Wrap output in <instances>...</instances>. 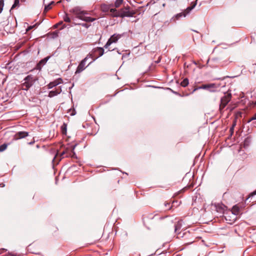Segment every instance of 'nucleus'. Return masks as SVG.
Returning a JSON list of instances; mask_svg holds the SVG:
<instances>
[{"label": "nucleus", "instance_id": "1", "mask_svg": "<svg viewBox=\"0 0 256 256\" xmlns=\"http://www.w3.org/2000/svg\"><path fill=\"white\" fill-rule=\"evenodd\" d=\"M182 220L178 221L174 225V232L178 234V237H182L184 238L186 244H191L194 240L193 236L191 234L188 232H184L182 234V232H178V231L181 228L182 226Z\"/></svg>", "mask_w": 256, "mask_h": 256}, {"label": "nucleus", "instance_id": "2", "mask_svg": "<svg viewBox=\"0 0 256 256\" xmlns=\"http://www.w3.org/2000/svg\"><path fill=\"white\" fill-rule=\"evenodd\" d=\"M38 80V78L32 74L27 76L24 79V82L20 85L22 90L26 91L28 90Z\"/></svg>", "mask_w": 256, "mask_h": 256}, {"label": "nucleus", "instance_id": "3", "mask_svg": "<svg viewBox=\"0 0 256 256\" xmlns=\"http://www.w3.org/2000/svg\"><path fill=\"white\" fill-rule=\"evenodd\" d=\"M197 0L192 2L191 3L190 6H188L183 12L176 14L175 18L176 20L180 19L182 17H186L190 12L193 10L197 4Z\"/></svg>", "mask_w": 256, "mask_h": 256}, {"label": "nucleus", "instance_id": "4", "mask_svg": "<svg viewBox=\"0 0 256 256\" xmlns=\"http://www.w3.org/2000/svg\"><path fill=\"white\" fill-rule=\"evenodd\" d=\"M136 14L134 10H130V7L129 6H125L120 10V14L118 16H120V18L124 17H132Z\"/></svg>", "mask_w": 256, "mask_h": 256}, {"label": "nucleus", "instance_id": "5", "mask_svg": "<svg viewBox=\"0 0 256 256\" xmlns=\"http://www.w3.org/2000/svg\"><path fill=\"white\" fill-rule=\"evenodd\" d=\"M232 99L231 94H224L220 98V102L219 106V110L220 112H222L223 109L226 107L227 104L230 102Z\"/></svg>", "mask_w": 256, "mask_h": 256}, {"label": "nucleus", "instance_id": "6", "mask_svg": "<svg viewBox=\"0 0 256 256\" xmlns=\"http://www.w3.org/2000/svg\"><path fill=\"white\" fill-rule=\"evenodd\" d=\"M92 54H88L84 59H83L79 64L76 71L75 72V74H80L92 62H89V64L86 66V62L87 60L91 56Z\"/></svg>", "mask_w": 256, "mask_h": 256}, {"label": "nucleus", "instance_id": "7", "mask_svg": "<svg viewBox=\"0 0 256 256\" xmlns=\"http://www.w3.org/2000/svg\"><path fill=\"white\" fill-rule=\"evenodd\" d=\"M224 217L228 224H234L237 219L236 214H234L231 212L228 211L224 214Z\"/></svg>", "mask_w": 256, "mask_h": 256}, {"label": "nucleus", "instance_id": "8", "mask_svg": "<svg viewBox=\"0 0 256 256\" xmlns=\"http://www.w3.org/2000/svg\"><path fill=\"white\" fill-rule=\"evenodd\" d=\"M70 12L74 14L76 16V18L81 19L83 18V16L86 14V12L82 10L80 7L76 6L70 10Z\"/></svg>", "mask_w": 256, "mask_h": 256}, {"label": "nucleus", "instance_id": "9", "mask_svg": "<svg viewBox=\"0 0 256 256\" xmlns=\"http://www.w3.org/2000/svg\"><path fill=\"white\" fill-rule=\"evenodd\" d=\"M121 37V35L119 34H113L108 40L104 48H108L112 44L116 42Z\"/></svg>", "mask_w": 256, "mask_h": 256}, {"label": "nucleus", "instance_id": "10", "mask_svg": "<svg viewBox=\"0 0 256 256\" xmlns=\"http://www.w3.org/2000/svg\"><path fill=\"white\" fill-rule=\"evenodd\" d=\"M220 84H202L199 88L208 90L210 92H214L215 91L214 89L218 88Z\"/></svg>", "mask_w": 256, "mask_h": 256}, {"label": "nucleus", "instance_id": "11", "mask_svg": "<svg viewBox=\"0 0 256 256\" xmlns=\"http://www.w3.org/2000/svg\"><path fill=\"white\" fill-rule=\"evenodd\" d=\"M214 206L217 212L222 214H224L226 213L224 212V211L226 207L224 204L222 203H217L215 204Z\"/></svg>", "mask_w": 256, "mask_h": 256}, {"label": "nucleus", "instance_id": "12", "mask_svg": "<svg viewBox=\"0 0 256 256\" xmlns=\"http://www.w3.org/2000/svg\"><path fill=\"white\" fill-rule=\"evenodd\" d=\"M104 50L102 48H96L93 50L92 54L96 56V58H97L104 54Z\"/></svg>", "mask_w": 256, "mask_h": 256}, {"label": "nucleus", "instance_id": "13", "mask_svg": "<svg viewBox=\"0 0 256 256\" xmlns=\"http://www.w3.org/2000/svg\"><path fill=\"white\" fill-rule=\"evenodd\" d=\"M62 82V78H60L54 80V81L50 82L47 85L48 88V89L52 88L58 86L59 84H61Z\"/></svg>", "mask_w": 256, "mask_h": 256}, {"label": "nucleus", "instance_id": "14", "mask_svg": "<svg viewBox=\"0 0 256 256\" xmlns=\"http://www.w3.org/2000/svg\"><path fill=\"white\" fill-rule=\"evenodd\" d=\"M28 136V132H18L15 134L16 140L24 138Z\"/></svg>", "mask_w": 256, "mask_h": 256}, {"label": "nucleus", "instance_id": "15", "mask_svg": "<svg viewBox=\"0 0 256 256\" xmlns=\"http://www.w3.org/2000/svg\"><path fill=\"white\" fill-rule=\"evenodd\" d=\"M62 92L61 88H57L56 90H52L49 92L48 93V97L52 98L54 96H57L60 94Z\"/></svg>", "mask_w": 256, "mask_h": 256}, {"label": "nucleus", "instance_id": "16", "mask_svg": "<svg viewBox=\"0 0 256 256\" xmlns=\"http://www.w3.org/2000/svg\"><path fill=\"white\" fill-rule=\"evenodd\" d=\"M240 208L237 205H235L232 207V210H229V212H231L234 214H236V216H237L240 213Z\"/></svg>", "mask_w": 256, "mask_h": 256}, {"label": "nucleus", "instance_id": "17", "mask_svg": "<svg viewBox=\"0 0 256 256\" xmlns=\"http://www.w3.org/2000/svg\"><path fill=\"white\" fill-rule=\"evenodd\" d=\"M67 125L66 123H64L61 126V132L64 135L66 134Z\"/></svg>", "mask_w": 256, "mask_h": 256}, {"label": "nucleus", "instance_id": "18", "mask_svg": "<svg viewBox=\"0 0 256 256\" xmlns=\"http://www.w3.org/2000/svg\"><path fill=\"white\" fill-rule=\"evenodd\" d=\"M80 20L86 22H92L95 20V18L90 16H83V18H81Z\"/></svg>", "mask_w": 256, "mask_h": 256}, {"label": "nucleus", "instance_id": "19", "mask_svg": "<svg viewBox=\"0 0 256 256\" xmlns=\"http://www.w3.org/2000/svg\"><path fill=\"white\" fill-rule=\"evenodd\" d=\"M189 84L188 80L187 78H184L180 83V85L183 87H186Z\"/></svg>", "mask_w": 256, "mask_h": 256}, {"label": "nucleus", "instance_id": "20", "mask_svg": "<svg viewBox=\"0 0 256 256\" xmlns=\"http://www.w3.org/2000/svg\"><path fill=\"white\" fill-rule=\"evenodd\" d=\"M236 126V122L234 121L233 122V124H232V126L230 127V136H231L233 134L234 132V128Z\"/></svg>", "mask_w": 256, "mask_h": 256}, {"label": "nucleus", "instance_id": "21", "mask_svg": "<svg viewBox=\"0 0 256 256\" xmlns=\"http://www.w3.org/2000/svg\"><path fill=\"white\" fill-rule=\"evenodd\" d=\"M48 58H49L48 57H46V58H45L44 59L42 60L39 62V63L38 64V66L44 64L48 60Z\"/></svg>", "mask_w": 256, "mask_h": 256}, {"label": "nucleus", "instance_id": "22", "mask_svg": "<svg viewBox=\"0 0 256 256\" xmlns=\"http://www.w3.org/2000/svg\"><path fill=\"white\" fill-rule=\"evenodd\" d=\"M20 0H14V4L12 6L10 10L14 8L16 6H19Z\"/></svg>", "mask_w": 256, "mask_h": 256}, {"label": "nucleus", "instance_id": "23", "mask_svg": "<svg viewBox=\"0 0 256 256\" xmlns=\"http://www.w3.org/2000/svg\"><path fill=\"white\" fill-rule=\"evenodd\" d=\"M123 0H116L114 3V6L116 8L119 7L122 4Z\"/></svg>", "mask_w": 256, "mask_h": 256}, {"label": "nucleus", "instance_id": "24", "mask_svg": "<svg viewBox=\"0 0 256 256\" xmlns=\"http://www.w3.org/2000/svg\"><path fill=\"white\" fill-rule=\"evenodd\" d=\"M63 20L64 22H70V18L68 16V14H65V15L63 17Z\"/></svg>", "mask_w": 256, "mask_h": 256}, {"label": "nucleus", "instance_id": "25", "mask_svg": "<svg viewBox=\"0 0 256 256\" xmlns=\"http://www.w3.org/2000/svg\"><path fill=\"white\" fill-rule=\"evenodd\" d=\"M101 8L103 12H107L109 10L108 6L105 4H102Z\"/></svg>", "mask_w": 256, "mask_h": 256}, {"label": "nucleus", "instance_id": "26", "mask_svg": "<svg viewBox=\"0 0 256 256\" xmlns=\"http://www.w3.org/2000/svg\"><path fill=\"white\" fill-rule=\"evenodd\" d=\"M54 2H52L50 4L46 6L45 8H44V11L47 12V11L49 10L50 9H51V8H52L51 4H54Z\"/></svg>", "mask_w": 256, "mask_h": 256}, {"label": "nucleus", "instance_id": "27", "mask_svg": "<svg viewBox=\"0 0 256 256\" xmlns=\"http://www.w3.org/2000/svg\"><path fill=\"white\" fill-rule=\"evenodd\" d=\"M8 144H4L0 146V152H3L6 150Z\"/></svg>", "mask_w": 256, "mask_h": 256}, {"label": "nucleus", "instance_id": "28", "mask_svg": "<svg viewBox=\"0 0 256 256\" xmlns=\"http://www.w3.org/2000/svg\"><path fill=\"white\" fill-rule=\"evenodd\" d=\"M4 6V0H0V14L2 12Z\"/></svg>", "mask_w": 256, "mask_h": 256}, {"label": "nucleus", "instance_id": "29", "mask_svg": "<svg viewBox=\"0 0 256 256\" xmlns=\"http://www.w3.org/2000/svg\"><path fill=\"white\" fill-rule=\"evenodd\" d=\"M118 14H120V10H118V11H117L116 10V12H114V14H112V16H114V17H120V16H118L117 15H118Z\"/></svg>", "mask_w": 256, "mask_h": 256}, {"label": "nucleus", "instance_id": "30", "mask_svg": "<svg viewBox=\"0 0 256 256\" xmlns=\"http://www.w3.org/2000/svg\"><path fill=\"white\" fill-rule=\"evenodd\" d=\"M256 120V113L250 119L248 122Z\"/></svg>", "mask_w": 256, "mask_h": 256}, {"label": "nucleus", "instance_id": "31", "mask_svg": "<svg viewBox=\"0 0 256 256\" xmlns=\"http://www.w3.org/2000/svg\"><path fill=\"white\" fill-rule=\"evenodd\" d=\"M78 25H80L81 24L82 26L88 28L89 26H90V25L88 24H87L86 23H84V24H78Z\"/></svg>", "mask_w": 256, "mask_h": 256}, {"label": "nucleus", "instance_id": "32", "mask_svg": "<svg viewBox=\"0 0 256 256\" xmlns=\"http://www.w3.org/2000/svg\"><path fill=\"white\" fill-rule=\"evenodd\" d=\"M170 203L166 202L164 203V206L166 209H170Z\"/></svg>", "mask_w": 256, "mask_h": 256}, {"label": "nucleus", "instance_id": "33", "mask_svg": "<svg viewBox=\"0 0 256 256\" xmlns=\"http://www.w3.org/2000/svg\"><path fill=\"white\" fill-rule=\"evenodd\" d=\"M249 139L248 138H246L245 140H244V146L246 145L247 146H248V143L249 142Z\"/></svg>", "mask_w": 256, "mask_h": 256}, {"label": "nucleus", "instance_id": "34", "mask_svg": "<svg viewBox=\"0 0 256 256\" xmlns=\"http://www.w3.org/2000/svg\"><path fill=\"white\" fill-rule=\"evenodd\" d=\"M256 194V190L254 191L253 192H252V193H250V196H253Z\"/></svg>", "mask_w": 256, "mask_h": 256}, {"label": "nucleus", "instance_id": "35", "mask_svg": "<svg viewBox=\"0 0 256 256\" xmlns=\"http://www.w3.org/2000/svg\"><path fill=\"white\" fill-rule=\"evenodd\" d=\"M66 154V151H64L60 154L61 158H64V155Z\"/></svg>", "mask_w": 256, "mask_h": 256}, {"label": "nucleus", "instance_id": "36", "mask_svg": "<svg viewBox=\"0 0 256 256\" xmlns=\"http://www.w3.org/2000/svg\"><path fill=\"white\" fill-rule=\"evenodd\" d=\"M6 250L4 248H0V254H2L4 252H6Z\"/></svg>", "mask_w": 256, "mask_h": 256}, {"label": "nucleus", "instance_id": "37", "mask_svg": "<svg viewBox=\"0 0 256 256\" xmlns=\"http://www.w3.org/2000/svg\"><path fill=\"white\" fill-rule=\"evenodd\" d=\"M110 12L112 14H114V12H116V10L115 8H111L110 10Z\"/></svg>", "mask_w": 256, "mask_h": 256}, {"label": "nucleus", "instance_id": "38", "mask_svg": "<svg viewBox=\"0 0 256 256\" xmlns=\"http://www.w3.org/2000/svg\"><path fill=\"white\" fill-rule=\"evenodd\" d=\"M34 142H35V140H34V139L32 141V142H28V144H30V145H32V144H34Z\"/></svg>", "mask_w": 256, "mask_h": 256}, {"label": "nucleus", "instance_id": "39", "mask_svg": "<svg viewBox=\"0 0 256 256\" xmlns=\"http://www.w3.org/2000/svg\"><path fill=\"white\" fill-rule=\"evenodd\" d=\"M76 114L74 110H73L72 112L70 114L71 116H74Z\"/></svg>", "mask_w": 256, "mask_h": 256}, {"label": "nucleus", "instance_id": "40", "mask_svg": "<svg viewBox=\"0 0 256 256\" xmlns=\"http://www.w3.org/2000/svg\"><path fill=\"white\" fill-rule=\"evenodd\" d=\"M34 26H30L29 27H28V28L26 29V31H28L32 29V28L34 27Z\"/></svg>", "mask_w": 256, "mask_h": 256}, {"label": "nucleus", "instance_id": "41", "mask_svg": "<svg viewBox=\"0 0 256 256\" xmlns=\"http://www.w3.org/2000/svg\"><path fill=\"white\" fill-rule=\"evenodd\" d=\"M172 92L174 94H178V92H174V90H172Z\"/></svg>", "mask_w": 256, "mask_h": 256}, {"label": "nucleus", "instance_id": "42", "mask_svg": "<svg viewBox=\"0 0 256 256\" xmlns=\"http://www.w3.org/2000/svg\"><path fill=\"white\" fill-rule=\"evenodd\" d=\"M56 156H55L53 158L52 161H54V160H55V158H56Z\"/></svg>", "mask_w": 256, "mask_h": 256}, {"label": "nucleus", "instance_id": "43", "mask_svg": "<svg viewBox=\"0 0 256 256\" xmlns=\"http://www.w3.org/2000/svg\"><path fill=\"white\" fill-rule=\"evenodd\" d=\"M254 105H256V101L254 102Z\"/></svg>", "mask_w": 256, "mask_h": 256}]
</instances>
